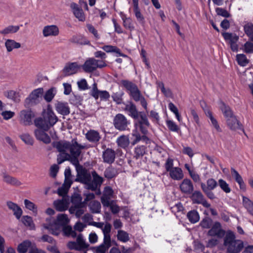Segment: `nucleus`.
<instances>
[{
	"label": "nucleus",
	"mask_w": 253,
	"mask_h": 253,
	"mask_svg": "<svg viewBox=\"0 0 253 253\" xmlns=\"http://www.w3.org/2000/svg\"><path fill=\"white\" fill-rule=\"evenodd\" d=\"M53 147L57 149L60 153L57 155V163L61 164L66 161H70L75 166L79 165L78 158L81 154V150L85 146L79 144L77 138L71 141L65 140L54 142Z\"/></svg>",
	"instance_id": "obj_1"
},
{
	"label": "nucleus",
	"mask_w": 253,
	"mask_h": 253,
	"mask_svg": "<svg viewBox=\"0 0 253 253\" xmlns=\"http://www.w3.org/2000/svg\"><path fill=\"white\" fill-rule=\"evenodd\" d=\"M121 82L123 86L129 91L130 96L135 102H140V104L146 110L152 121L158 123L160 121V116L158 113L154 110H151L148 113L147 111V102L144 97L141 94L137 86L135 84L128 80H123Z\"/></svg>",
	"instance_id": "obj_2"
},
{
	"label": "nucleus",
	"mask_w": 253,
	"mask_h": 253,
	"mask_svg": "<svg viewBox=\"0 0 253 253\" xmlns=\"http://www.w3.org/2000/svg\"><path fill=\"white\" fill-rule=\"evenodd\" d=\"M58 121V118L52 109L49 107L42 113V117L36 119L35 125L38 128L44 131H47Z\"/></svg>",
	"instance_id": "obj_3"
},
{
	"label": "nucleus",
	"mask_w": 253,
	"mask_h": 253,
	"mask_svg": "<svg viewBox=\"0 0 253 253\" xmlns=\"http://www.w3.org/2000/svg\"><path fill=\"white\" fill-rule=\"evenodd\" d=\"M234 233L228 230L226 233L224 238L223 245L227 248V253H238L243 248V241L240 240H236Z\"/></svg>",
	"instance_id": "obj_4"
},
{
	"label": "nucleus",
	"mask_w": 253,
	"mask_h": 253,
	"mask_svg": "<svg viewBox=\"0 0 253 253\" xmlns=\"http://www.w3.org/2000/svg\"><path fill=\"white\" fill-rule=\"evenodd\" d=\"M107 66L105 60H97L95 58H89L82 65V68L86 73H92L97 68H102Z\"/></svg>",
	"instance_id": "obj_5"
},
{
	"label": "nucleus",
	"mask_w": 253,
	"mask_h": 253,
	"mask_svg": "<svg viewBox=\"0 0 253 253\" xmlns=\"http://www.w3.org/2000/svg\"><path fill=\"white\" fill-rule=\"evenodd\" d=\"M77 170V176L75 181L79 182L84 184V188L88 190V184L91 180L90 173L86 169L80 166V164L75 166Z\"/></svg>",
	"instance_id": "obj_6"
},
{
	"label": "nucleus",
	"mask_w": 253,
	"mask_h": 253,
	"mask_svg": "<svg viewBox=\"0 0 253 253\" xmlns=\"http://www.w3.org/2000/svg\"><path fill=\"white\" fill-rule=\"evenodd\" d=\"M43 93V89L42 87L34 89L25 99V106L29 108L39 103Z\"/></svg>",
	"instance_id": "obj_7"
},
{
	"label": "nucleus",
	"mask_w": 253,
	"mask_h": 253,
	"mask_svg": "<svg viewBox=\"0 0 253 253\" xmlns=\"http://www.w3.org/2000/svg\"><path fill=\"white\" fill-rule=\"evenodd\" d=\"M67 246L70 250L79 251H84L89 247V245L85 242L82 234H79L77 236L76 241L68 242Z\"/></svg>",
	"instance_id": "obj_8"
},
{
	"label": "nucleus",
	"mask_w": 253,
	"mask_h": 253,
	"mask_svg": "<svg viewBox=\"0 0 253 253\" xmlns=\"http://www.w3.org/2000/svg\"><path fill=\"white\" fill-rule=\"evenodd\" d=\"M69 220L68 218V216L66 214H59L57 217V219L54 221L53 223L49 225H44L45 228L49 230H53L54 228L55 229V231H53L52 234L54 235H58V231L57 230V226L59 225L64 226L66 225Z\"/></svg>",
	"instance_id": "obj_9"
},
{
	"label": "nucleus",
	"mask_w": 253,
	"mask_h": 253,
	"mask_svg": "<svg viewBox=\"0 0 253 253\" xmlns=\"http://www.w3.org/2000/svg\"><path fill=\"white\" fill-rule=\"evenodd\" d=\"M113 124L117 129L124 131L128 129V125L129 124V122L124 115L118 114L114 119Z\"/></svg>",
	"instance_id": "obj_10"
},
{
	"label": "nucleus",
	"mask_w": 253,
	"mask_h": 253,
	"mask_svg": "<svg viewBox=\"0 0 253 253\" xmlns=\"http://www.w3.org/2000/svg\"><path fill=\"white\" fill-rule=\"evenodd\" d=\"M35 117L34 113L31 110H23L19 113L20 123L25 126L32 124V119Z\"/></svg>",
	"instance_id": "obj_11"
},
{
	"label": "nucleus",
	"mask_w": 253,
	"mask_h": 253,
	"mask_svg": "<svg viewBox=\"0 0 253 253\" xmlns=\"http://www.w3.org/2000/svg\"><path fill=\"white\" fill-rule=\"evenodd\" d=\"M92 176V180L89 182L88 184V190L92 191H96L98 188H100L104 181V178L99 175L97 172L95 170L91 171V176Z\"/></svg>",
	"instance_id": "obj_12"
},
{
	"label": "nucleus",
	"mask_w": 253,
	"mask_h": 253,
	"mask_svg": "<svg viewBox=\"0 0 253 253\" xmlns=\"http://www.w3.org/2000/svg\"><path fill=\"white\" fill-rule=\"evenodd\" d=\"M208 232L210 236L217 237L218 238H222L225 236V231L222 229L221 224L218 222H215L211 227Z\"/></svg>",
	"instance_id": "obj_13"
},
{
	"label": "nucleus",
	"mask_w": 253,
	"mask_h": 253,
	"mask_svg": "<svg viewBox=\"0 0 253 253\" xmlns=\"http://www.w3.org/2000/svg\"><path fill=\"white\" fill-rule=\"evenodd\" d=\"M191 194V199L193 203L201 204L204 207L207 208L210 207V204L206 201L201 192L200 191H195Z\"/></svg>",
	"instance_id": "obj_14"
},
{
	"label": "nucleus",
	"mask_w": 253,
	"mask_h": 253,
	"mask_svg": "<svg viewBox=\"0 0 253 253\" xmlns=\"http://www.w3.org/2000/svg\"><path fill=\"white\" fill-rule=\"evenodd\" d=\"M80 66L77 62L68 63L66 64L62 72L65 76H69L77 73Z\"/></svg>",
	"instance_id": "obj_15"
},
{
	"label": "nucleus",
	"mask_w": 253,
	"mask_h": 253,
	"mask_svg": "<svg viewBox=\"0 0 253 253\" xmlns=\"http://www.w3.org/2000/svg\"><path fill=\"white\" fill-rule=\"evenodd\" d=\"M116 158L115 151L111 148L106 149L102 153L103 161L105 163L112 164Z\"/></svg>",
	"instance_id": "obj_16"
},
{
	"label": "nucleus",
	"mask_w": 253,
	"mask_h": 253,
	"mask_svg": "<svg viewBox=\"0 0 253 253\" xmlns=\"http://www.w3.org/2000/svg\"><path fill=\"white\" fill-rule=\"evenodd\" d=\"M180 190L185 194H191L194 191V186L190 179L185 178L179 186Z\"/></svg>",
	"instance_id": "obj_17"
},
{
	"label": "nucleus",
	"mask_w": 253,
	"mask_h": 253,
	"mask_svg": "<svg viewBox=\"0 0 253 253\" xmlns=\"http://www.w3.org/2000/svg\"><path fill=\"white\" fill-rule=\"evenodd\" d=\"M56 111L58 114L66 116L70 114V107L67 102L57 101L55 104Z\"/></svg>",
	"instance_id": "obj_18"
},
{
	"label": "nucleus",
	"mask_w": 253,
	"mask_h": 253,
	"mask_svg": "<svg viewBox=\"0 0 253 253\" xmlns=\"http://www.w3.org/2000/svg\"><path fill=\"white\" fill-rule=\"evenodd\" d=\"M124 110L132 118L135 120L138 118L140 112L138 111L136 105L132 102H129L128 104H126Z\"/></svg>",
	"instance_id": "obj_19"
},
{
	"label": "nucleus",
	"mask_w": 253,
	"mask_h": 253,
	"mask_svg": "<svg viewBox=\"0 0 253 253\" xmlns=\"http://www.w3.org/2000/svg\"><path fill=\"white\" fill-rule=\"evenodd\" d=\"M59 28L55 25L45 26L42 30V34L45 37L57 36L59 35Z\"/></svg>",
	"instance_id": "obj_20"
},
{
	"label": "nucleus",
	"mask_w": 253,
	"mask_h": 253,
	"mask_svg": "<svg viewBox=\"0 0 253 253\" xmlns=\"http://www.w3.org/2000/svg\"><path fill=\"white\" fill-rule=\"evenodd\" d=\"M85 138L90 142L97 144L101 139L99 133L95 130L90 129L85 133Z\"/></svg>",
	"instance_id": "obj_21"
},
{
	"label": "nucleus",
	"mask_w": 253,
	"mask_h": 253,
	"mask_svg": "<svg viewBox=\"0 0 253 253\" xmlns=\"http://www.w3.org/2000/svg\"><path fill=\"white\" fill-rule=\"evenodd\" d=\"M169 172V177L174 180H180L184 177L183 171L179 167H174Z\"/></svg>",
	"instance_id": "obj_22"
},
{
	"label": "nucleus",
	"mask_w": 253,
	"mask_h": 253,
	"mask_svg": "<svg viewBox=\"0 0 253 253\" xmlns=\"http://www.w3.org/2000/svg\"><path fill=\"white\" fill-rule=\"evenodd\" d=\"M71 7L75 17L81 21L85 20V16L83 9L80 8L79 5L75 3L71 4Z\"/></svg>",
	"instance_id": "obj_23"
},
{
	"label": "nucleus",
	"mask_w": 253,
	"mask_h": 253,
	"mask_svg": "<svg viewBox=\"0 0 253 253\" xmlns=\"http://www.w3.org/2000/svg\"><path fill=\"white\" fill-rule=\"evenodd\" d=\"M44 131L43 130L37 129L35 130V135L38 140L42 141L45 144H49L51 142V139Z\"/></svg>",
	"instance_id": "obj_24"
},
{
	"label": "nucleus",
	"mask_w": 253,
	"mask_h": 253,
	"mask_svg": "<svg viewBox=\"0 0 253 253\" xmlns=\"http://www.w3.org/2000/svg\"><path fill=\"white\" fill-rule=\"evenodd\" d=\"M86 206H71L69 209L70 214H75L77 218H80L85 212Z\"/></svg>",
	"instance_id": "obj_25"
},
{
	"label": "nucleus",
	"mask_w": 253,
	"mask_h": 253,
	"mask_svg": "<svg viewBox=\"0 0 253 253\" xmlns=\"http://www.w3.org/2000/svg\"><path fill=\"white\" fill-rule=\"evenodd\" d=\"M54 205L57 211H63L67 210L69 205V201L66 198H62L61 200L54 201Z\"/></svg>",
	"instance_id": "obj_26"
},
{
	"label": "nucleus",
	"mask_w": 253,
	"mask_h": 253,
	"mask_svg": "<svg viewBox=\"0 0 253 253\" xmlns=\"http://www.w3.org/2000/svg\"><path fill=\"white\" fill-rule=\"evenodd\" d=\"M147 148L144 145H137L134 148L133 158L136 160L141 159L146 153Z\"/></svg>",
	"instance_id": "obj_27"
},
{
	"label": "nucleus",
	"mask_w": 253,
	"mask_h": 253,
	"mask_svg": "<svg viewBox=\"0 0 253 253\" xmlns=\"http://www.w3.org/2000/svg\"><path fill=\"white\" fill-rule=\"evenodd\" d=\"M7 206L8 208L13 211V214L15 216V217L19 219L22 214V210L17 204L8 201L7 202Z\"/></svg>",
	"instance_id": "obj_28"
},
{
	"label": "nucleus",
	"mask_w": 253,
	"mask_h": 253,
	"mask_svg": "<svg viewBox=\"0 0 253 253\" xmlns=\"http://www.w3.org/2000/svg\"><path fill=\"white\" fill-rule=\"evenodd\" d=\"M70 41L72 43L81 45H87L90 44V42L82 35L74 36L70 39Z\"/></svg>",
	"instance_id": "obj_29"
},
{
	"label": "nucleus",
	"mask_w": 253,
	"mask_h": 253,
	"mask_svg": "<svg viewBox=\"0 0 253 253\" xmlns=\"http://www.w3.org/2000/svg\"><path fill=\"white\" fill-rule=\"evenodd\" d=\"M3 179L5 183L12 186H19L22 184V183L16 178L6 173L3 174Z\"/></svg>",
	"instance_id": "obj_30"
},
{
	"label": "nucleus",
	"mask_w": 253,
	"mask_h": 253,
	"mask_svg": "<svg viewBox=\"0 0 253 253\" xmlns=\"http://www.w3.org/2000/svg\"><path fill=\"white\" fill-rule=\"evenodd\" d=\"M226 123L228 127L232 130L241 128L240 123L235 116L227 120Z\"/></svg>",
	"instance_id": "obj_31"
},
{
	"label": "nucleus",
	"mask_w": 253,
	"mask_h": 253,
	"mask_svg": "<svg viewBox=\"0 0 253 253\" xmlns=\"http://www.w3.org/2000/svg\"><path fill=\"white\" fill-rule=\"evenodd\" d=\"M137 121L135 123V126L144 125L145 126H151L146 114L144 112H140V115Z\"/></svg>",
	"instance_id": "obj_32"
},
{
	"label": "nucleus",
	"mask_w": 253,
	"mask_h": 253,
	"mask_svg": "<svg viewBox=\"0 0 253 253\" xmlns=\"http://www.w3.org/2000/svg\"><path fill=\"white\" fill-rule=\"evenodd\" d=\"M220 109L224 115V117L226 120L233 117L234 115L230 107L226 105L224 103L221 102L220 106Z\"/></svg>",
	"instance_id": "obj_33"
},
{
	"label": "nucleus",
	"mask_w": 253,
	"mask_h": 253,
	"mask_svg": "<svg viewBox=\"0 0 253 253\" xmlns=\"http://www.w3.org/2000/svg\"><path fill=\"white\" fill-rule=\"evenodd\" d=\"M4 95L14 102L18 103L20 101V95L19 92L14 90H9L4 93Z\"/></svg>",
	"instance_id": "obj_34"
},
{
	"label": "nucleus",
	"mask_w": 253,
	"mask_h": 253,
	"mask_svg": "<svg viewBox=\"0 0 253 253\" xmlns=\"http://www.w3.org/2000/svg\"><path fill=\"white\" fill-rule=\"evenodd\" d=\"M118 174V172L116 169L112 166L107 168L104 171V175L105 178L108 179H112L116 177Z\"/></svg>",
	"instance_id": "obj_35"
},
{
	"label": "nucleus",
	"mask_w": 253,
	"mask_h": 253,
	"mask_svg": "<svg viewBox=\"0 0 253 253\" xmlns=\"http://www.w3.org/2000/svg\"><path fill=\"white\" fill-rule=\"evenodd\" d=\"M5 46L8 52L11 51L13 49L19 48L21 47L19 42H15L13 40H7L5 42Z\"/></svg>",
	"instance_id": "obj_36"
},
{
	"label": "nucleus",
	"mask_w": 253,
	"mask_h": 253,
	"mask_svg": "<svg viewBox=\"0 0 253 253\" xmlns=\"http://www.w3.org/2000/svg\"><path fill=\"white\" fill-rule=\"evenodd\" d=\"M243 204L248 212L253 216V202L248 198L243 196Z\"/></svg>",
	"instance_id": "obj_37"
},
{
	"label": "nucleus",
	"mask_w": 253,
	"mask_h": 253,
	"mask_svg": "<svg viewBox=\"0 0 253 253\" xmlns=\"http://www.w3.org/2000/svg\"><path fill=\"white\" fill-rule=\"evenodd\" d=\"M117 143L119 147L125 149L128 146L129 140L128 136L123 135L118 138Z\"/></svg>",
	"instance_id": "obj_38"
},
{
	"label": "nucleus",
	"mask_w": 253,
	"mask_h": 253,
	"mask_svg": "<svg viewBox=\"0 0 253 253\" xmlns=\"http://www.w3.org/2000/svg\"><path fill=\"white\" fill-rule=\"evenodd\" d=\"M83 198L81 194L74 193L71 197L72 206H84V201H82Z\"/></svg>",
	"instance_id": "obj_39"
},
{
	"label": "nucleus",
	"mask_w": 253,
	"mask_h": 253,
	"mask_svg": "<svg viewBox=\"0 0 253 253\" xmlns=\"http://www.w3.org/2000/svg\"><path fill=\"white\" fill-rule=\"evenodd\" d=\"M111 224L107 222L103 227L102 229L103 235H104V239L105 242H107L108 241H111V237L110 235V233L111 230Z\"/></svg>",
	"instance_id": "obj_40"
},
{
	"label": "nucleus",
	"mask_w": 253,
	"mask_h": 253,
	"mask_svg": "<svg viewBox=\"0 0 253 253\" xmlns=\"http://www.w3.org/2000/svg\"><path fill=\"white\" fill-rule=\"evenodd\" d=\"M187 217L189 221L192 223H195L200 219L199 213L196 210L189 211L187 214Z\"/></svg>",
	"instance_id": "obj_41"
},
{
	"label": "nucleus",
	"mask_w": 253,
	"mask_h": 253,
	"mask_svg": "<svg viewBox=\"0 0 253 253\" xmlns=\"http://www.w3.org/2000/svg\"><path fill=\"white\" fill-rule=\"evenodd\" d=\"M20 27L19 26L9 25L5 27L2 30L0 31V34L3 35H7L9 34H13L16 33L19 30Z\"/></svg>",
	"instance_id": "obj_42"
},
{
	"label": "nucleus",
	"mask_w": 253,
	"mask_h": 253,
	"mask_svg": "<svg viewBox=\"0 0 253 253\" xmlns=\"http://www.w3.org/2000/svg\"><path fill=\"white\" fill-rule=\"evenodd\" d=\"M222 35L225 40L229 42V44L237 42L239 40V37L236 34L225 32Z\"/></svg>",
	"instance_id": "obj_43"
},
{
	"label": "nucleus",
	"mask_w": 253,
	"mask_h": 253,
	"mask_svg": "<svg viewBox=\"0 0 253 253\" xmlns=\"http://www.w3.org/2000/svg\"><path fill=\"white\" fill-rule=\"evenodd\" d=\"M56 93L55 88L51 87L45 92L43 98L47 102H50L55 96Z\"/></svg>",
	"instance_id": "obj_44"
},
{
	"label": "nucleus",
	"mask_w": 253,
	"mask_h": 253,
	"mask_svg": "<svg viewBox=\"0 0 253 253\" xmlns=\"http://www.w3.org/2000/svg\"><path fill=\"white\" fill-rule=\"evenodd\" d=\"M30 241L26 240L20 244L17 247V251L19 253H26L28 248L31 246Z\"/></svg>",
	"instance_id": "obj_45"
},
{
	"label": "nucleus",
	"mask_w": 253,
	"mask_h": 253,
	"mask_svg": "<svg viewBox=\"0 0 253 253\" xmlns=\"http://www.w3.org/2000/svg\"><path fill=\"white\" fill-rule=\"evenodd\" d=\"M111 241H108L105 242L103 240V242L99 246L97 247L96 250V253H105L108 249L111 247Z\"/></svg>",
	"instance_id": "obj_46"
},
{
	"label": "nucleus",
	"mask_w": 253,
	"mask_h": 253,
	"mask_svg": "<svg viewBox=\"0 0 253 253\" xmlns=\"http://www.w3.org/2000/svg\"><path fill=\"white\" fill-rule=\"evenodd\" d=\"M89 207L92 213H99L101 209V204L97 201H93L90 203Z\"/></svg>",
	"instance_id": "obj_47"
},
{
	"label": "nucleus",
	"mask_w": 253,
	"mask_h": 253,
	"mask_svg": "<svg viewBox=\"0 0 253 253\" xmlns=\"http://www.w3.org/2000/svg\"><path fill=\"white\" fill-rule=\"evenodd\" d=\"M117 239L120 241L126 243L129 240V235L126 232L119 230L118 231Z\"/></svg>",
	"instance_id": "obj_48"
},
{
	"label": "nucleus",
	"mask_w": 253,
	"mask_h": 253,
	"mask_svg": "<svg viewBox=\"0 0 253 253\" xmlns=\"http://www.w3.org/2000/svg\"><path fill=\"white\" fill-rule=\"evenodd\" d=\"M122 19L123 21V26L124 27L130 31H132L134 29L131 19L130 18H127L124 14L122 16Z\"/></svg>",
	"instance_id": "obj_49"
},
{
	"label": "nucleus",
	"mask_w": 253,
	"mask_h": 253,
	"mask_svg": "<svg viewBox=\"0 0 253 253\" xmlns=\"http://www.w3.org/2000/svg\"><path fill=\"white\" fill-rule=\"evenodd\" d=\"M236 60L238 64L241 66H246L249 62L246 56L244 54H239L236 55Z\"/></svg>",
	"instance_id": "obj_50"
},
{
	"label": "nucleus",
	"mask_w": 253,
	"mask_h": 253,
	"mask_svg": "<svg viewBox=\"0 0 253 253\" xmlns=\"http://www.w3.org/2000/svg\"><path fill=\"white\" fill-rule=\"evenodd\" d=\"M218 185L225 193H229L231 192V188L229 184L224 180L219 179L218 181Z\"/></svg>",
	"instance_id": "obj_51"
},
{
	"label": "nucleus",
	"mask_w": 253,
	"mask_h": 253,
	"mask_svg": "<svg viewBox=\"0 0 253 253\" xmlns=\"http://www.w3.org/2000/svg\"><path fill=\"white\" fill-rule=\"evenodd\" d=\"M63 232L67 236H71L73 238L77 236L76 232L73 230L72 227L70 226L64 225L63 228Z\"/></svg>",
	"instance_id": "obj_52"
},
{
	"label": "nucleus",
	"mask_w": 253,
	"mask_h": 253,
	"mask_svg": "<svg viewBox=\"0 0 253 253\" xmlns=\"http://www.w3.org/2000/svg\"><path fill=\"white\" fill-rule=\"evenodd\" d=\"M169 109L174 114L175 117L178 122L181 121V116L178 112V110L176 106L172 103L169 102L168 105Z\"/></svg>",
	"instance_id": "obj_53"
},
{
	"label": "nucleus",
	"mask_w": 253,
	"mask_h": 253,
	"mask_svg": "<svg viewBox=\"0 0 253 253\" xmlns=\"http://www.w3.org/2000/svg\"><path fill=\"white\" fill-rule=\"evenodd\" d=\"M22 222L26 226L29 227L31 229L34 227V224L31 216L25 215L22 217Z\"/></svg>",
	"instance_id": "obj_54"
},
{
	"label": "nucleus",
	"mask_w": 253,
	"mask_h": 253,
	"mask_svg": "<svg viewBox=\"0 0 253 253\" xmlns=\"http://www.w3.org/2000/svg\"><path fill=\"white\" fill-rule=\"evenodd\" d=\"M167 126L170 131L177 132L179 130L178 126L173 121L167 120L166 121Z\"/></svg>",
	"instance_id": "obj_55"
},
{
	"label": "nucleus",
	"mask_w": 253,
	"mask_h": 253,
	"mask_svg": "<svg viewBox=\"0 0 253 253\" xmlns=\"http://www.w3.org/2000/svg\"><path fill=\"white\" fill-rule=\"evenodd\" d=\"M133 5L134 12L137 21H138L139 22H143L144 21V17L140 12L138 6V3L133 4Z\"/></svg>",
	"instance_id": "obj_56"
},
{
	"label": "nucleus",
	"mask_w": 253,
	"mask_h": 253,
	"mask_svg": "<svg viewBox=\"0 0 253 253\" xmlns=\"http://www.w3.org/2000/svg\"><path fill=\"white\" fill-rule=\"evenodd\" d=\"M212 225V220L208 217L203 218L200 222V225L203 228H210Z\"/></svg>",
	"instance_id": "obj_57"
},
{
	"label": "nucleus",
	"mask_w": 253,
	"mask_h": 253,
	"mask_svg": "<svg viewBox=\"0 0 253 253\" xmlns=\"http://www.w3.org/2000/svg\"><path fill=\"white\" fill-rule=\"evenodd\" d=\"M218 185V182L212 178H211L207 180V185L206 184V189L208 190H214Z\"/></svg>",
	"instance_id": "obj_58"
},
{
	"label": "nucleus",
	"mask_w": 253,
	"mask_h": 253,
	"mask_svg": "<svg viewBox=\"0 0 253 253\" xmlns=\"http://www.w3.org/2000/svg\"><path fill=\"white\" fill-rule=\"evenodd\" d=\"M201 187L203 191L205 193L207 196L210 199L213 200L215 198L214 193L212 192V190H208L206 189V184L201 182Z\"/></svg>",
	"instance_id": "obj_59"
},
{
	"label": "nucleus",
	"mask_w": 253,
	"mask_h": 253,
	"mask_svg": "<svg viewBox=\"0 0 253 253\" xmlns=\"http://www.w3.org/2000/svg\"><path fill=\"white\" fill-rule=\"evenodd\" d=\"M20 137L26 144L33 145L34 139L28 133L22 134L20 136Z\"/></svg>",
	"instance_id": "obj_60"
},
{
	"label": "nucleus",
	"mask_w": 253,
	"mask_h": 253,
	"mask_svg": "<svg viewBox=\"0 0 253 253\" xmlns=\"http://www.w3.org/2000/svg\"><path fill=\"white\" fill-rule=\"evenodd\" d=\"M246 34L251 38L253 36V24L251 23L246 24L244 27Z\"/></svg>",
	"instance_id": "obj_61"
},
{
	"label": "nucleus",
	"mask_w": 253,
	"mask_h": 253,
	"mask_svg": "<svg viewBox=\"0 0 253 253\" xmlns=\"http://www.w3.org/2000/svg\"><path fill=\"white\" fill-rule=\"evenodd\" d=\"M24 204L25 206V207L30 210L33 211L34 213H37V208L35 204L33 203V202H31L30 201L25 199L24 200Z\"/></svg>",
	"instance_id": "obj_62"
},
{
	"label": "nucleus",
	"mask_w": 253,
	"mask_h": 253,
	"mask_svg": "<svg viewBox=\"0 0 253 253\" xmlns=\"http://www.w3.org/2000/svg\"><path fill=\"white\" fill-rule=\"evenodd\" d=\"M124 94L123 92H116L113 93L112 95V97L113 100L118 104H121L123 102L122 96Z\"/></svg>",
	"instance_id": "obj_63"
},
{
	"label": "nucleus",
	"mask_w": 253,
	"mask_h": 253,
	"mask_svg": "<svg viewBox=\"0 0 253 253\" xmlns=\"http://www.w3.org/2000/svg\"><path fill=\"white\" fill-rule=\"evenodd\" d=\"M173 159L169 157L167 159L164 167L167 172H169L174 168L173 167Z\"/></svg>",
	"instance_id": "obj_64"
}]
</instances>
